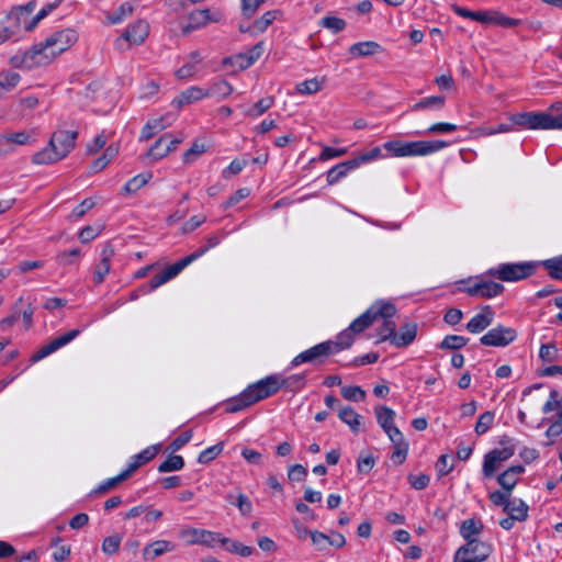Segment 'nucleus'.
<instances>
[{
  "label": "nucleus",
  "mask_w": 562,
  "mask_h": 562,
  "mask_svg": "<svg viewBox=\"0 0 562 562\" xmlns=\"http://www.w3.org/2000/svg\"><path fill=\"white\" fill-rule=\"evenodd\" d=\"M151 178V175L149 172L139 173L132 179H130L125 186L123 187V190L126 193H134L137 190H139L142 187H144L149 179Z\"/></svg>",
  "instance_id": "nucleus-49"
},
{
  "label": "nucleus",
  "mask_w": 562,
  "mask_h": 562,
  "mask_svg": "<svg viewBox=\"0 0 562 562\" xmlns=\"http://www.w3.org/2000/svg\"><path fill=\"white\" fill-rule=\"evenodd\" d=\"M484 530V524L481 519L468 518L463 520L460 525L459 532L460 536L465 540H475L480 539Z\"/></svg>",
  "instance_id": "nucleus-24"
},
{
  "label": "nucleus",
  "mask_w": 562,
  "mask_h": 562,
  "mask_svg": "<svg viewBox=\"0 0 562 562\" xmlns=\"http://www.w3.org/2000/svg\"><path fill=\"white\" fill-rule=\"evenodd\" d=\"M542 266L554 280H562V255L542 261Z\"/></svg>",
  "instance_id": "nucleus-47"
},
{
  "label": "nucleus",
  "mask_w": 562,
  "mask_h": 562,
  "mask_svg": "<svg viewBox=\"0 0 562 562\" xmlns=\"http://www.w3.org/2000/svg\"><path fill=\"white\" fill-rule=\"evenodd\" d=\"M218 19L211 16L209 9L195 10L189 14V21L193 23V27L201 29L209 22H216Z\"/></svg>",
  "instance_id": "nucleus-43"
},
{
  "label": "nucleus",
  "mask_w": 562,
  "mask_h": 562,
  "mask_svg": "<svg viewBox=\"0 0 562 562\" xmlns=\"http://www.w3.org/2000/svg\"><path fill=\"white\" fill-rule=\"evenodd\" d=\"M503 465L491 451L484 456L482 474L485 479H491L495 475L496 471Z\"/></svg>",
  "instance_id": "nucleus-46"
},
{
  "label": "nucleus",
  "mask_w": 562,
  "mask_h": 562,
  "mask_svg": "<svg viewBox=\"0 0 562 562\" xmlns=\"http://www.w3.org/2000/svg\"><path fill=\"white\" fill-rule=\"evenodd\" d=\"M514 125L526 130H559V116L546 112H522L510 116Z\"/></svg>",
  "instance_id": "nucleus-6"
},
{
  "label": "nucleus",
  "mask_w": 562,
  "mask_h": 562,
  "mask_svg": "<svg viewBox=\"0 0 562 562\" xmlns=\"http://www.w3.org/2000/svg\"><path fill=\"white\" fill-rule=\"evenodd\" d=\"M77 131L57 130L45 148L35 153L32 161L36 165H52L66 158L76 146Z\"/></svg>",
  "instance_id": "nucleus-2"
},
{
  "label": "nucleus",
  "mask_w": 562,
  "mask_h": 562,
  "mask_svg": "<svg viewBox=\"0 0 562 562\" xmlns=\"http://www.w3.org/2000/svg\"><path fill=\"white\" fill-rule=\"evenodd\" d=\"M63 0H55L54 2L47 3L45 7H43L36 15L33 18L30 25L26 27V30L31 31L35 27V25L44 18H46L52 11H54Z\"/></svg>",
  "instance_id": "nucleus-57"
},
{
  "label": "nucleus",
  "mask_w": 562,
  "mask_h": 562,
  "mask_svg": "<svg viewBox=\"0 0 562 562\" xmlns=\"http://www.w3.org/2000/svg\"><path fill=\"white\" fill-rule=\"evenodd\" d=\"M274 104V98L271 95H268L266 98L260 99L258 102H256L252 106L247 109L245 111L246 116L250 117H258L266 113L270 108H272Z\"/></svg>",
  "instance_id": "nucleus-40"
},
{
  "label": "nucleus",
  "mask_w": 562,
  "mask_h": 562,
  "mask_svg": "<svg viewBox=\"0 0 562 562\" xmlns=\"http://www.w3.org/2000/svg\"><path fill=\"white\" fill-rule=\"evenodd\" d=\"M206 97H209V93H206V90H204L198 86H192V87L186 89L184 91H182L180 93L179 98L173 100V103H176L178 106H182L184 104L200 101Z\"/></svg>",
  "instance_id": "nucleus-29"
},
{
  "label": "nucleus",
  "mask_w": 562,
  "mask_h": 562,
  "mask_svg": "<svg viewBox=\"0 0 562 562\" xmlns=\"http://www.w3.org/2000/svg\"><path fill=\"white\" fill-rule=\"evenodd\" d=\"M184 467V460L181 456L171 454L158 465L160 473L179 471Z\"/></svg>",
  "instance_id": "nucleus-48"
},
{
  "label": "nucleus",
  "mask_w": 562,
  "mask_h": 562,
  "mask_svg": "<svg viewBox=\"0 0 562 562\" xmlns=\"http://www.w3.org/2000/svg\"><path fill=\"white\" fill-rule=\"evenodd\" d=\"M356 169H358V161H355L353 158L335 165L326 172L327 184L334 186L338 183Z\"/></svg>",
  "instance_id": "nucleus-20"
},
{
  "label": "nucleus",
  "mask_w": 562,
  "mask_h": 562,
  "mask_svg": "<svg viewBox=\"0 0 562 562\" xmlns=\"http://www.w3.org/2000/svg\"><path fill=\"white\" fill-rule=\"evenodd\" d=\"M5 135L10 138L11 144L13 145L14 148L16 146H22V145H27V144L33 143L31 133H29L26 131L9 133Z\"/></svg>",
  "instance_id": "nucleus-62"
},
{
  "label": "nucleus",
  "mask_w": 562,
  "mask_h": 562,
  "mask_svg": "<svg viewBox=\"0 0 562 562\" xmlns=\"http://www.w3.org/2000/svg\"><path fill=\"white\" fill-rule=\"evenodd\" d=\"M355 336L356 334L351 331L349 327L340 331L336 336L335 340H331L334 355L340 352L341 350L349 349L355 341Z\"/></svg>",
  "instance_id": "nucleus-36"
},
{
  "label": "nucleus",
  "mask_w": 562,
  "mask_h": 562,
  "mask_svg": "<svg viewBox=\"0 0 562 562\" xmlns=\"http://www.w3.org/2000/svg\"><path fill=\"white\" fill-rule=\"evenodd\" d=\"M81 257V250L79 248H74L71 250H65L57 255L56 259L59 265L70 266L75 265L79 261Z\"/></svg>",
  "instance_id": "nucleus-54"
},
{
  "label": "nucleus",
  "mask_w": 562,
  "mask_h": 562,
  "mask_svg": "<svg viewBox=\"0 0 562 562\" xmlns=\"http://www.w3.org/2000/svg\"><path fill=\"white\" fill-rule=\"evenodd\" d=\"M20 75L15 71H2L0 72V97L2 92H9L14 89L20 82Z\"/></svg>",
  "instance_id": "nucleus-42"
},
{
  "label": "nucleus",
  "mask_w": 562,
  "mask_h": 562,
  "mask_svg": "<svg viewBox=\"0 0 562 562\" xmlns=\"http://www.w3.org/2000/svg\"><path fill=\"white\" fill-rule=\"evenodd\" d=\"M113 255L114 250L110 246H105L102 249L101 260L97 265L93 273V282L95 284H101L104 281L105 277L109 274L111 268L110 261Z\"/></svg>",
  "instance_id": "nucleus-25"
},
{
  "label": "nucleus",
  "mask_w": 562,
  "mask_h": 562,
  "mask_svg": "<svg viewBox=\"0 0 562 562\" xmlns=\"http://www.w3.org/2000/svg\"><path fill=\"white\" fill-rule=\"evenodd\" d=\"M379 318L383 319V324L378 330V334L380 336V341L389 340L392 345L393 337L396 331V324L394 321L391 319L392 317L379 316Z\"/></svg>",
  "instance_id": "nucleus-44"
},
{
  "label": "nucleus",
  "mask_w": 562,
  "mask_h": 562,
  "mask_svg": "<svg viewBox=\"0 0 562 562\" xmlns=\"http://www.w3.org/2000/svg\"><path fill=\"white\" fill-rule=\"evenodd\" d=\"M130 476L125 471H122L119 475L108 479L106 481L99 484L93 491H91L90 496H98L105 494L106 492L115 488L120 483L127 480Z\"/></svg>",
  "instance_id": "nucleus-37"
},
{
  "label": "nucleus",
  "mask_w": 562,
  "mask_h": 562,
  "mask_svg": "<svg viewBox=\"0 0 562 562\" xmlns=\"http://www.w3.org/2000/svg\"><path fill=\"white\" fill-rule=\"evenodd\" d=\"M168 137L161 136L159 137L155 144L149 148L147 155L148 157L159 160L168 155V148H165V144L167 143Z\"/></svg>",
  "instance_id": "nucleus-53"
},
{
  "label": "nucleus",
  "mask_w": 562,
  "mask_h": 562,
  "mask_svg": "<svg viewBox=\"0 0 562 562\" xmlns=\"http://www.w3.org/2000/svg\"><path fill=\"white\" fill-rule=\"evenodd\" d=\"M176 546L167 540H156L148 543L143 550V557L145 560H153L167 552L173 551Z\"/></svg>",
  "instance_id": "nucleus-27"
},
{
  "label": "nucleus",
  "mask_w": 562,
  "mask_h": 562,
  "mask_svg": "<svg viewBox=\"0 0 562 562\" xmlns=\"http://www.w3.org/2000/svg\"><path fill=\"white\" fill-rule=\"evenodd\" d=\"M529 506L521 498L509 499L507 506H505V513L513 515L518 521H525L528 517Z\"/></svg>",
  "instance_id": "nucleus-31"
},
{
  "label": "nucleus",
  "mask_w": 562,
  "mask_h": 562,
  "mask_svg": "<svg viewBox=\"0 0 562 562\" xmlns=\"http://www.w3.org/2000/svg\"><path fill=\"white\" fill-rule=\"evenodd\" d=\"M446 104L445 97L441 95H431L427 98L420 99L418 102L414 103L411 108V112H418L423 110H441Z\"/></svg>",
  "instance_id": "nucleus-30"
},
{
  "label": "nucleus",
  "mask_w": 562,
  "mask_h": 562,
  "mask_svg": "<svg viewBox=\"0 0 562 562\" xmlns=\"http://www.w3.org/2000/svg\"><path fill=\"white\" fill-rule=\"evenodd\" d=\"M525 472L524 465H512L507 468L504 472L497 475V483L502 486L503 490L512 493L514 487L519 481V476Z\"/></svg>",
  "instance_id": "nucleus-21"
},
{
  "label": "nucleus",
  "mask_w": 562,
  "mask_h": 562,
  "mask_svg": "<svg viewBox=\"0 0 562 562\" xmlns=\"http://www.w3.org/2000/svg\"><path fill=\"white\" fill-rule=\"evenodd\" d=\"M322 89V83L316 78L307 79L296 86V90L302 94H313Z\"/></svg>",
  "instance_id": "nucleus-59"
},
{
  "label": "nucleus",
  "mask_w": 562,
  "mask_h": 562,
  "mask_svg": "<svg viewBox=\"0 0 562 562\" xmlns=\"http://www.w3.org/2000/svg\"><path fill=\"white\" fill-rule=\"evenodd\" d=\"M221 239H222V237L220 235H217V234L210 235L209 237H206V245L205 246L201 247L195 252H193V254H191L189 256H186L184 258H189L190 259V263H192L195 259H198L201 256H203L210 249L216 247L221 243Z\"/></svg>",
  "instance_id": "nucleus-51"
},
{
  "label": "nucleus",
  "mask_w": 562,
  "mask_h": 562,
  "mask_svg": "<svg viewBox=\"0 0 562 562\" xmlns=\"http://www.w3.org/2000/svg\"><path fill=\"white\" fill-rule=\"evenodd\" d=\"M539 357L544 362H553L558 359V349L554 344H543L539 350Z\"/></svg>",
  "instance_id": "nucleus-63"
},
{
  "label": "nucleus",
  "mask_w": 562,
  "mask_h": 562,
  "mask_svg": "<svg viewBox=\"0 0 562 562\" xmlns=\"http://www.w3.org/2000/svg\"><path fill=\"white\" fill-rule=\"evenodd\" d=\"M348 50L352 57H368L381 53L383 48L374 41H366L352 44Z\"/></svg>",
  "instance_id": "nucleus-28"
},
{
  "label": "nucleus",
  "mask_w": 562,
  "mask_h": 562,
  "mask_svg": "<svg viewBox=\"0 0 562 562\" xmlns=\"http://www.w3.org/2000/svg\"><path fill=\"white\" fill-rule=\"evenodd\" d=\"M160 450V445H154L145 448L139 453L132 457V461L128 467L124 470L128 476H131L140 465L146 464L153 460Z\"/></svg>",
  "instance_id": "nucleus-23"
},
{
  "label": "nucleus",
  "mask_w": 562,
  "mask_h": 562,
  "mask_svg": "<svg viewBox=\"0 0 562 562\" xmlns=\"http://www.w3.org/2000/svg\"><path fill=\"white\" fill-rule=\"evenodd\" d=\"M149 34V24L143 20H138L132 23L122 37L127 42L139 45L142 44Z\"/></svg>",
  "instance_id": "nucleus-22"
},
{
  "label": "nucleus",
  "mask_w": 562,
  "mask_h": 562,
  "mask_svg": "<svg viewBox=\"0 0 562 562\" xmlns=\"http://www.w3.org/2000/svg\"><path fill=\"white\" fill-rule=\"evenodd\" d=\"M265 392L269 391V397L277 394L279 390L284 389L288 392H299L305 386L304 374H292L281 378L278 374H271L261 379Z\"/></svg>",
  "instance_id": "nucleus-9"
},
{
  "label": "nucleus",
  "mask_w": 562,
  "mask_h": 562,
  "mask_svg": "<svg viewBox=\"0 0 562 562\" xmlns=\"http://www.w3.org/2000/svg\"><path fill=\"white\" fill-rule=\"evenodd\" d=\"M265 46L262 42L257 43L255 46H252L248 52L239 54V58L247 57L245 63L239 64V69H247L250 67L255 61H257L261 55L263 54Z\"/></svg>",
  "instance_id": "nucleus-41"
},
{
  "label": "nucleus",
  "mask_w": 562,
  "mask_h": 562,
  "mask_svg": "<svg viewBox=\"0 0 562 562\" xmlns=\"http://www.w3.org/2000/svg\"><path fill=\"white\" fill-rule=\"evenodd\" d=\"M339 419L347 424L351 431L358 434L361 426V416L350 406L344 407L338 413Z\"/></svg>",
  "instance_id": "nucleus-32"
},
{
  "label": "nucleus",
  "mask_w": 562,
  "mask_h": 562,
  "mask_svg": "<svg viewBox=\"0 0 562 562\" xmlns=\"http://www.w3.org/2000/svg\"><path fill=\"white\" fill-rule=\"evenodd\" d=\"M495 312L490 305H486L482 311L475 314L467 324L465 328L472 334L482 333L494 321Z\"/></svg>",
  "instance_id": "nucleus-19"
},
{
  "label": "nucleus",
  "mask_w": 562,
  "mask_h": 562,
  "mask_svg": "<svg viewBox=\"0 0 562 562\" xmlns=\"http://www.w3.org/2000/svg\"><path fill=\"white\" fill-rule=\"evenodd\" d=\"M119 154V146L115 144L109 145L102 156H100L98 159H95L91 164V171L92 172H100L103 170L112 159H114Z\"/></svg>",
  "instance_id": "nucleus-33"
},
{
  "label": "nucleus",
  "mask_w": 562,
  "mask_h": 562,
  "mask_svg": "<svg viewBox=\"0 0 562 562\" xmlns=\"http://www.w3.org/2000/svg\"><path fill=\"white\" fill-rule=\"evenodd\" d=\"M376 420L380 427L385 431L390 440L398 438L403 435L401 430L394 425L395 412L387 406L380 405L375 407Z\"/></svg>",
  "instance_id": "nucleus-18"
},
{
  "label": "nucleus",
  "mask_w": 562,
  "mask_h": 562,
  "mask_svg": "<svg viewBox=\"0 0 562 562\" xmlns=\"http://www.w3.org/2000/svg\"><path fill=\"white\" fill-rule=\"evenodd\" d=\"M81 333L80 329H71L49 341L47 345L40 348L32 357L31 362L35 363L57 351L61 347L71 342Z\"/></svg>",
  "instance_id": "nucleus-16"
},
{
  "label": "nucleus",
  "mask_w": 562,
  "mask_h": 562,
  "mask_svg": "<svg viewBox=\"0 0 562 562\" xmlns=\"http://www.w3.org/2000/svg\"><path fill=\"white\" fill-rule=\"evenodd\" d=\"M536 269V263L531 261L508 262L488 269L486 274L503 282H517L532 276Z\"/></svg>",
  "instance_id": "nucleus-4"
},
{
  "label": "nucleus",
  "mask_w": 562,
  "mask_h": 562,
  "mask_svg": "<svg viewBox=\"0 0 562 562\" xmlns=\"http://www.w3.org/2000/svg\"><path fill=\"white\" fill-rule=\"evenodd\" d=\"M476 22L487 25H498L505 29L515 27L520 24V20L509 18L495 10L476 11Z\"/></svg>",
  "instance_id": "nucleus-17"
},
{
  "label": "nucleus",
  "mask_w": 562,
  "mask_h": 562,
  "mask_svg": "<svg viewBox=\"0 0 562 562\" xmlns=\"http://www.w3.org/2000/svg\"><path fill=\"white\" fill-rule=\"evenodd\" d=\"M233 92L232 85L226 80H221L217 82L212 83L209 90H206V93H209V97H218V98H226Z\"/></svg>",
  "instance_id": "nucleus-50"
},
{
  "label": "nucleus",
  "mask_w": 562,
  "mask_h": 562,
  "mask_svg": "<svg viewBox=\"0 0 562 562\" xmlns=\"http://www.w3.org/2000/svg\"><path fill=\"white\" fill-rule=\"evenodd\" d=\"M220 544L224 547L226 551L241 557H249L255 551L252 547L245 546L239 541H235L226 537H221Z\"/></svg>",
  "instance_id": "nucleus-34"
},
{
  "label": "nucleus",
  "mask_w": 562,
  "mask_h": 562,
  "mask_svg": "<svg viewBox=\"0 0 562 562\" xmlns=\"http://www.w3.org/2000/svg\"><path fill=\"white\" fill-rule=\"evenodd\" d=\"M382 157H383L382 150L380 147L376 146V147H373L369 151L361 153L359 156L355 157L353 160L358 161V168H359L363 164L370 162L372 160H375V159H379Z\"/></svg>",
  "instance_id": "nucleus-64"
},
{
  "label": "nucleus",
  "mask_w": 562,
  "mask_h": 562,
  "mask_svg": "<svg viewBox=\"0 0 562 562\" xmlns=\"http://www.w3.org/2000/svg\"><path fill=\"white\" fill-rule=\"evenodd\" d=\"M417 335V325L415 323H406L401 326L400 330L393 337V346L397 348L407 347L411 345Z\"/></svg>",
  "instance_id": "nucleus-26"
},
{
  "label": "nucleus",
  "mask_w": 562,
  "mask_h": 562,
  "mask_svg": "<svg viewBox=\"0 0 562 562\" xmlns=\"http://www.w3.org/2000/svg\"><path fill=\"white\" fill-rule=\"evenodd\" d=\"M391 441L394 445V451H393V453L391 456V459L395 463L402 464L406 460V457H407L408 443L404 439L403 435L398 436V438L394 437V440H391Z\"/></svg>",
  "instance_id": "nucleus-38"
},
{
  "label": "nucleus",
  "mask_w": 562,
  "mask_h": 562,
  "mask_svg": "<svg viewBox=\"0 0 562 562\" xmlns=\"http://www.w3.org/2000/svg\"><path fill=\"white\" fill-rule=\"evenodd\" d=\"M269 391L265 392L261 380L248 385L237 396L225 402V412L233 414L248 408L249 406L269 397Z\"/></svg>",
  "instance_id": "nucleus-5"
},
{
  "label": "nucleus",
  "mask_w": 562,
  "mask_h": 562,
  "mask_svg": "<svg viewBox=\"0 0 562 562\" xmlns=\"http://www.w3.org/2000/svg\"><path fill=\"white\" fill-rule=\"evenodd\" d=\"M223 442H218L212 447L206 448L199 454L198 462L201 464H206L211 462L223 451Z\"/></svg>",
  "instance_id": "nucleus-55"
},
{
  "label": "nucleus",
  "mask_w": 562,
  "mask_h": 562,
  "mask_svg": "<svg viewBox=\"0 0 562 562\" xmlns=\"http://www.w3.org/2000/svg\"><path fill=\"white\" fill-rule=\"evenodd\" d=\"M179 537L184 541L187 546H205L213 548L216 543H220L221 535L211 530L184 527L180 529Z\"/></svg>",
  "instance_id": "nucleus-13"
},
{
  "label": "nucleus",
  "mask_w": 562,
  "mask_h": 562,
  "mask_svg": "<svg viewBox=\"0 0 562 562\" xmlns=\"http://www.w3.org/2000/svg\"><path fill=\"white\" fill-rule=\"evenodd\" d=\"M493 551L494 547L488 541L480 539L465 541L454 552L453 562H485Z\"/></svg>",
  "instance_id": "nucleus-7"
},
{
  "label": "nucleus",
  "mask_w": 562,
  "mask_h": 562,
  "mask_svg": "<svg viewBox=\"0 0 562 562\" xmlns=\"http://www.w3.org/2000/svg\"><path fill=\"white\" fill-rule=\"evenodd\" d=\"M132 13L133 7L128 2H124L119 7V9L113 14L108 16L109 23L119 24Z\"/></svg>",
  "instance_id": "nucleus-56"
},
{
  "label": "nucleus",
  "mask_w": 562,
  "mask_h": 562,
  "mask_svg": "<svg viewBox=\"0 0 562 562\" xmlns=\"http://www.w3.org/2000/svg\"><path fill=\"white\" fill-rule=\"evenodd\" d=\"M77 40V32L72 29L56 31L44 42L27 49L22 56V63L27 68L46 65L57 55L67 50Z\"/></svg>",
  "instance_id": "nucleus-1"
},
{
  "label": "nucleus",
  "mask_w": 562,
  "mask_h": 562,
  "mask_svg": "<svg viewBox=\"0 0 562 562\" xmlns=\"http://www.w3.org/2000/svg\"><path fill=\"white\" fill-rule=\"evenodd\" d=\"M331 340L319 342L295 356L291 361V367L295 368L302 363L323 364L328 357L333 356Z\"/></svg>",
  "instance_id": "nucleus-10"
},
{
  "label": "nucleus",
  "mask_w": 562,
  "mask_h": 562,
  "mask_svg": "<svg viewBox=\"0 0 562 562\" xmlns=\"http://www.w3.org/2000/svg\"><path fill=\"white\" fill-rule=\"evenodd\" d=\"M486 276L487 274L476 277L474 280L469 281V285L463 288L462 291L470 296L483 299H491L499 295L505 289L504 285L487 279Z\"/></svg>",
  "instance_id": "nucleus-11"
},
{
  "label": "nucleus",
  "mask_w": 562,
  "mask_h": 562,
  "mask_svg": "<svg viewBox=\"0 0 562 562\" xmlns=\"http://www.w3.org/2000/svg\"><path fill=\"white\" fill-rule=\"evenodd\" d=\"M557 411V415L549 418L550 425L546 431L547 437L553 438L562 434V402L560 393L557 390H551L548 401L542 407L543 414H549Z\"/></svg>",
  "instance_id": "nucleus-12"
},
{
  "label": "nucleus",
  "mask_w": 562,
  "mask_h": 562,
  "mask_svg": "<svg viewBox=\"0 0 562 562\" xmlns=\"http://www.w3.org/2000/svg\"><path fill=\"white\" fill-rule=\"evenodd\" d=\"M279 14V10L265 12L259 19L252 22V29L255 30V33H257V35L263 33L273 23Z\"/></svg>",
  "instance_id": "nucleus-39"
},
{
  "label": "nucleus",
  "mask_w": 562,
  "mask_h": 562,
  "mask_svg": "<svg viewBox=\"0 0 562 562\" xmlns=\"http://www.w3.org/2000/svg\"><path fill=\"white\" fill-rule=\"evenodd\" d=\"M321 24L334 33L341 32L346 27V21L336 16H325L322 19Z\"/></svg>",
  "instance_id": "nucleus-61"
},
{
  "label": "nucleus",
  "mask_w": 562,
  "mask_h": 562,
  "mask_svg": "<svg viewBox=\"0 0 562 562\" xmlns=\"http://www.w3.org/2000/svg\"><path fill=\"white\" fill-rule=\"evenodd\" d=\"M495 414L491 411H486L480 415L475 424V432L481 436L485 434L494 423Z\"/></svg>",
  "instance_id": "nucleus-52"
},
{
  "label": "nucleus",
  "mask_w": 562,
  "mask_h": 562,
  "mask_svg": "<svg viewBox=\"0 0 562 562\" xmlns=\"http://www.w3.org/2000/svg\"><path fill=\"white\" fill-rule=\"evenodd\" d=\"M121 541L122 537L119 535L106 537L102 542V551L109 555L116 553L120 549Z\"/></svg>",
  "instance_id": "nucleus-58"
},
{
  "label": "nucleus",
  "mask_w": 562,
  "mask_h": 562,
  "mask_svg": "<svg viewBox=\"0 0 562 562\" xmlns=\"http://www.w3.org/2000/svg\"><path fill=\"white\" fill-rule=\"evenodd\" d=\"M517 338V331L513 327L497 325L480 338L483 346L506 347Z\"/></svg>",
  "instance_id": "nucleus-15"
},
{
  "label": "nucleus",
  "mask_w": 562,
  "mask_h": 562,
  "mask_svg": "<svg viewBox=\"0 0 562 562\" xmlns=\"http://www.w3.org/2000/svg\"><path fill=\"white\" fill-rule=\"evenodd\" d=\"M395 313L396 307L394 304L389 302H375L349 325V329L356 335L360 334L378 321L379 316L393 317Z\"/></svg>",
  "instance_id": "nucleus-8"
},
{
  "label": "nucleus",
  "mask_w": 562,
  "mask_h": 562,
  "mask_svg": "<svg viewBox=\"0 0 562 562\" xmlns=\"http://www.w3.org/2000/svg\"><path fill=\"white\" fill-rule=\"evenodd\" d=\"M469 342V338L459 335H448L439 344L440 349L459 350Z\"/></svg>",
  "instance_id": "nucleus-45"
},
{
  "label": "nucleus",
  "mask_w": 562,
  "mask_h": 562,
  "mask_svg": "<svg viewBox=\"0 0 562 562\" xmlns=\"http://www.w3.org/2000/svg\"><path fill=\"white\" fill-rule=\"evenodd\" d=\"M448 143L441 139L403 142L389 140L383 147L393 157H424L447 147Z\"/></svg>",
  "instance_id": "nucleus-3"
},
{
  "label": "nucleus",
  "mask_w": 562,
  "mask_h": 562,
  "mask_svg": "<svg viewBox=\"0 0 562 562\" xmlns=\"http://www.w3.org/2000/svg\"><path fill=\"white\" fill-rule=\"evenodd\" d=\"M341 394L346 400L355 402L363 401L366 397V392L360 386H344Z\"/></svg>",
  "instance_id": "nucleus-60"
},
{
  "label": "nucleus",
  "mask_w": 562,
  "mask_h": 562,
  "mask_svg": "<svg viewBox=\"0 0 562 562\" xmlns=\"http://www.w3.org/2000/svg\"><path fill=\"white\" fill-rule=\"evenodd\" d=\"M168 124L164 122V117H155L149 120L142 128L139 140L143 142L150 139L156 134L165 130Z\"/></svg>",
  "instance_id": "nucleus-35"
},
{
  "label": "nucleus",
  "mask_w": 562,
  "mask_h": 562,
  "mask_svg": "<svg viewBox=\"0 0 562 562\" xmlns=\"http://www.w3.org/2000/svg\"><path fill=\"white\" fill-rule=\"evenodd\" d=\"M190 265L189 258H182L179 261L168 266L161 272L155 274L148 284H142L140 290L143 293H149L159 286L164 285L171 279L176 278L186 267Z\"/></svg>",
  "instance_id": "nucleus-14"
}]
</instances>
